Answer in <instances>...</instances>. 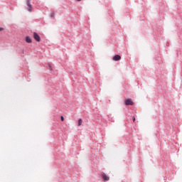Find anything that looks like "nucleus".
Masks as SVG:
<instances>
[{
  "instance_id": "f257e3e1",
  "label": "nucleus",
  "mask_w": 182,
  "mask_h": 182,
  "mask_svg": "<svg viewBox=\"0 0 182 182\" xmlns=\"http://www.w3.org/2000/svg\"><path fill=\"white\" fill-rule=\"evenodd\" d=\"M124 104L126 106H133V105H134V102H133V100H132V99H127L125 100Z\"/></svg>"
},
{
  "instance_id": "f03ea898",
  "label": "nucleus",
  "mask_w": 182,
  "mask_h": 182,
  "mask_svg": "<svg viewBox=\"0 0 182 182\" xmlns=\"http://www.w3.org/2000/svg\"><path fill=\"white\" fill-rule=\"evenodd\" d=\"M26 5L28 6L27 11H28V12H32V5L31 4V0L26 1Z\"/></svg>"
},
{
  "instance_id": "7ed1b4c3",
  "label": "nucleus",
  "mask_w": 182,
  "mask_h": 182,
  "mask_svg": "<svg viewBox=\"0 0 182 182\" xmlns=\"http://www.w3.org/2000/svg\"><path fill=\"white\" fill-rule=\"evenodd\" d=\"M33 38L36 42H39L41 41V36L38 35V33H33Z\"/></svg>"
},
{
  "instance_id": "20e7f679",
  "label": "nucleus",
  "mask_w": 182,
  "mask_h": 182,
  "mask_svg": "<svg viewBox=\"0 0 182 182\" xmlns=\"http://www.w3.org/2000/svg\"><path fill=\"white\" fill-rule=\"evenodd\" d=\"M112 60H114L115 62H119V60H122V56H120V55H115L112 58Z\"/></svg>"
},
{
  "instance_id": "39448f33",
  "label": "nucleus",
  "mask_w": 182,
  "mask_h": 182,
  "mask_svg": "<svg viewBox=\"0 0 182 182\" xmlns=\"http://www.w3.org/2000/svg\"><path fill=\"white\" fill-rule=\"evenodd\" d=\"M102 178L104 180V181H109V180H110V178L107 176L105 173L102 174Z\"/></svg>"
},
{
  "instance_id": "423d86ee",
  "label": "nucleus",
  "mask_w": 182,
  "mask_h": 182,
  "mask_svg": "<svg viewBox=\"0 0 182 182\" xmlns=\"http://www.w3.org/2000/svg\"><path fill=\"white\" fill-rule=\"evenodd\" d=\"M26 42L27 43H32V39L31 38V37L26 36Z\"/></svg>"
},
{
  "instance_id": "0eeeda50",
  "label": "nucleus",
  "mask_w": 182,
  "mask_h": 182,
  "mask_svg": "<svg viewBox=\"0 0 182 182\" xmlns=\"http://www.w3.org/2000/svg\"><path fill=\"white\" fill-rule=\"evenodd\" d=\"M82 123H83L82 119H78V126H82Z\"/></svg>"
},
{
  "instance_id": "6e6552de",
  "label": "nucleus",
  "mask_w": 182,
  "mask_h": 182,
  "mask_svg": "<svg viewBox=\"0 0 182 182\" xmlns=\"http://www.w3.org/2000/svg\"><path fill=\"white\" fill-rule=\"evenodd\" d=\"M50 18H53V19H55V13H51L50 14Z\"/></svg>"
},
{
  "instance_id": "1a4fd4ad",
  "label": "nucleus",
  "mask_w": 182,
  "mask_h": 182,
  "mask_svg": "<svg viewBox=\"0 0 182 182\" xmlns=\"http://www.w3.org/2000/svg\"><path fill=\"white\" fill-rule=\"evenodd\" d=\"M60 120H61V122H64L65 121V118L63 117V116L60 117Z\"/></svg>"
},
{
  "instance_id": "9d476101",
  "label": "nucleus",
  "mask_w": 182,
  "mask_h": 182,
  "mask_svg": "<svg viewBox=\"0 0 182 182\" xmlns=\"http://www.w3.org/2000/svg\"><path fill=\"white\" fill-rule=\"evenodd\" d=\"M48 69H50V70H52V65L50 64L48 65Z\"/></svg>"
},
{
  "instance_id": "9b49d317",
  "label": "nucleus",
  "mask_w": 182,
  "mask_h": 182,
  "mask_svg": "<svg viewBox=\"0 0 182 182\" xmlns=\"http://www.w3.org/2000/svg\"><path fill=\"white\" fill-rule=\"evenodd\" d=\"M132 120H133V122H136V117H133Z\"/></svg>"
},
{
  "instance_id": "f8f14e48",
  "label": "nucleus",
  "mask_w": 182,
  "mask_h": 182,
  "mask_svg": "<svg viewBox=\"0 0 182 182\" xmlns=\"http://www.w3.org/2000/svg\"><path fill=\"white\" fill-rule=\"evenodd\" d=\"M2 31H4V28L0 27V32Z\"/></svg>"
},
{
  "instance_id": "ddd939ff",
  "label": "nucleus",
  "mask_w": 182,
  "mask_h": 182,
  "mask_svg": "<svg viewBox=\"0 0 182 182\" xmlns=\"http://www.w3.org/2000/svg\"><path fill=\"white\" fill-rule=\"evenodd\" d=\"M77 1H82V0H77Z\"/></svg>"
}]
</instances>
